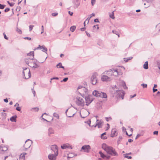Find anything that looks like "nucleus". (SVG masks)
<instances>
[{
    "label": "nucleus",
    "instance_id": "obj_1",
    "mask_svg": "<svg viewBox=\"0 0 160 160\" xmlns=\"http://www.w3.org/2000/svg\"><path fill=\"white\" fill-rule=\"evenodd\" d=\"M102 148L107 153L112 156H118V154L113 147L107 145L105 143H103L102 146Z\"/></svg>",
    "mask_w": 160,
    "mask_h": 160
},
{
    "label": "nucleus",
    "instance_id": "obj_2",
    "mask_svg": "<svg viewBox=\"0 0 160 160\" xmlns=\"http://www.w3.org/2000/svg\"><path fill=\"white\" fill-rule=\"evenodd\" d=\"M92 94L93 95L96 97L103 98H107V95L106 93L99 92L96 90H95L93 91Z\"/></svg>",
    "mask_w": 160,
    "mask_h": 160
},
{
    "label": "nucleus",
    "instance_id": "obj_3",
    "mask_svg": "<svg viewBox=\"0 0 160 160\" xmlns=\"http://www.w3.org/2000/svg\"><path fill=\"white\" fill-rule=\"evenodd\" d=\"M85 99L86 101V105L87 106H88L93 101V99L92 98V96L91 95L86 96Z\"/></svg>",
    "mask_w": 160,
    "mask_h": 160
},
{
    "label": "nucleus",
    "instance_id": "obj_4",
    "mask_svg": "<svg viewBox=\"0 0 160 160\" xmlns=\"http://www.w3.org/2000/svg\"><path fill=\"white\" fill-rule=\"evenodd\" d=\"M76 103L79 106L83 107L84 105V102L83 99L80 97H77Z\"/></svg>",
    "mask_w": 160,
    "mask_h": 160
},
{
    "label": "nucleus",
    "instance_id": "obj_5",
    "mask_svg": "<svg viewBox=\"0 0 160 160\" xmlns=\"http://www.w3.org/2000/svg\"><path fill=\"white\" fill-rule=\"evenodd\" d=\"M114 94H117V97H121L122 99H123L124 96L125 94L123 90H117L114 93Z\"/></svg>",
    "mask_w": 160,
    "mask_h": 160
},
{
    "label": "nucleus",
    "instance_id": "obj_6",
    "mask_svg": "<svg viewBox=\"0 0 160 160\" xmlns=\"http://www.w3.org/2000/svg\"><path fill=\"white\" fill-rule=\"evenodd\" d=\"M97 74L96 73L93 74L91 78V82L93 85H95L97 83Z\"/></svg>",
    "mask_w": 160,
    "mask_h": 160
},
{
    "label": "nucleus",
    "instance_id": "obj_7",
    "mask_svg": "<svg viewBox=\"0 0 160 160\" xmlns=\"http://www.w3.org/2000/svg\"><path fill=\"white\" fill-rule=\"evenodd\" d=\"M51 150H52V153L58 154V148L56 145H53L51 147Z\"/></svg>",
    "mask_w": 160,
    "mask_h": 160
},
{
    "label": "nucleus",
    "instance_id": "obj_8",
    "mask_svg": "<svg viewBox=\"0 0 160 160\" xmlns=\"http://www.w3.org/2000/svg\"><path fill=\"white\" fill-rule=\"evenodd\" d=\"M91 149V148L89 145H85L82 146L81 148V150H84L85 152L88 153Z\"/></svg>",
    "mask_w": 160,
    "mask_h": 160
},
{
    "label": "nucleus",
    "instance_id": "obj_9",
    "mask_svg": "<svg viewBox=\"0 0 160 160\" xmlns=\"http://www.w3.org/2000/svg\"><path fill=\"white\" fill-rule=\"evenodd\" d=\"M58 155V154L52 153L48 155V157L50 160H56Z\"/></svg>",
    "mask_w": 160,
    "mask_h": 160
},
{
    "label": "nucleus",
    "instance_id": "obj_10",
    "mask_svg": "<svg viewBox=\"0 0 160 160\" xmlns=\"http://www.w3.org/2000/svg\"><path fill=\"white\" fill-rule=\"evenodd\" d=\"M28 141L30 140L29 139L27 140L25 142V144L23 146V147L25 148L26 150L28 148H29L31 146V143L30 142L28 143Z\"/></svg>",
    "mask_w": 160,
    "mask_h": 160
},
{
    "label": "nucleus",
    "instance_id": "obj_11",
    "mask_svg": "<svg viewBox=\"0 0 160 160\" xmlns=\"http://www.w3.org/2000/svg\"><path fill=\"white\" fill-rule=\"evenodd\" d=\"M61 147L62 149H66L67 148H70L72 149V148H71V146L68 143L63 144L61 146Z\"/></svg>",
    "mask_w": 160,
    "mask_h": 160
},
{
    "label": "nucleus",
    "instance_id": "obj_12",
    "mask_svg": "<svg viewBox=\"0 0 160 160\" xmlns=\"http://www.w3.org/2000/svg\"><path fill=\"white\" fill-rule=\"evenodd\" d=\"M33 64H34V65L33 66H32V65H29L28 66L32 67V68H37L38 67H39V66L38 65V64L37 63V62H38L36 59L34 60V61L33 62Z\"/></svg>",
    "mask_w": 160,
    "mask_h": 160
},
{
    "label": "nucleus",
    "instance_id": "obj_13",
    "mask_svg": "<svg viewBox=\"0 0 160 160\" xmlns=\"http://www.w3.org/2000/svg\"><path fill=\"white\" fill-rule=\"evenodd\" d=\"M110 78L107 75H103L102 76L101 80L102 81H108V79Z\"/></svg>",
    "mask_w": 160,
    "mask_h": 160
},
{
    "label": "nucleus",
    "instance_id": "obj_14",
    "mask_svg": "<svg viewBox=\"0 0 160 160\" xmlns=\"http://www.w3.org/2000/svg\"><path fill=\"white\" fill-rule=\"evenodd\" d=\"M153 0H145V2H146L147 3V5L146 6H145V8H147L149 7Z\"/></svg>",
    "mask_w": 160,
    "mask_h": 160
},
{
    "label": "nucleus",
    "instance_id": "obj_15",
    "mask_svg": "<svg viewBox=\"0 0 160 160\" xmlns=\"http://www.w3.org/2000/svg\"><path fill=\"white\" fill-rule=\"evenodd\" d=\"M116 130L115 128H113L112 129L111 131V137H114L115 136H117L116 135Z\"/></svg>",
    "mask_w": 160,
    "mask_h": 160
},
{
    "label": "nucleus",
    "instance_id": "obj_16",
    "mask_svg": "<svg viewBox=\"0 0 160 160\" xmlns=\"http://www.w3.org/2000/svg\"><path fill=\"white\" fill-rule=\"evenodd\" d=\"M109 71H111V73L110 74V75H113V73L115 72L117 73V75L118 74V70L114 69H112L109 70Z\"/></svg>",
    "mask_w": 160,
    "mask_h": 160
},
{
    "label": "nucleus",
    "instance_id": "obj_17",
    "mask_svg": "<svg viewBox=\"0 0 160 160\" xmlns=\"http://www.w3.org/2000/svg\"><path fill=\"white\" fill-rule=\"evenodd\" d=\"M17 118V116L16 115L13 116H12L10 118V120L12 122H16Z\"/></svg>",
    "mask_w": 160,
    "mask_h": 160
},
{
    "label": "nucleus",
    "instance_id": "obj_18",
    "mask_svg": "<svg viewBox=\"0 0 160 160\" xmlns=\"http://www.w3.org/2000/svg\"><path fill=\"white\" fill-rule=\"evenodd\" d=\"M48 134L49 136H50L51 134H53L54 133V130L52 128H49L48 129Z\"/></svg>",
    "mask_w": 160,
    "mask_h": 160
},
{
    "label": "nucleus",
    "instance_id": "obj_19",
    "mask_svg": "<svg viewBox=\"0 0 160 160\" xmlns=\"http://www.w3.org/2000/svg\"><path fill=\"white\" fill-rule=\"evenodd\" d=\"M22 73H23V74L24 76V77H23V78H24L25 79H28L31 77V74L30 73V70H28V77L27 78L25 76V72L24 71H23Z\"/></svg>",
    "mask_w": 160,
    "mask_h": 160
},
{
    "label": "nucleus",
    "instance_id": "obj_20",
    "mask_svg": "<svg viewBox=\"0 0 160 160\" xmlns=\"http://www.w3.org/2000/svg\"><path fill=\"white\" fill-rule=\"evenodd\" d=\"M115 11V10H114L113 12H112L111 13H109V16L110 17L113 19H114L115 18V17L114 16V12Z\"/></svg>",
    "mask_w": 160,
    "mask_h": 160
},
{
    "label": "nucleus",
    "instance_id": "obj_21",
    "mask_svg": "<svg viewBox=\"0 0 160 160\" xmlns=\"http://www.w3.org/2000/svg\"><path fill=\"white\" fill-rule=\"evenodd\" d=\"M56 67L58 68H62L63 69H64V67L62 65V64L61 62H59L57 64Z\"/></svg>",
    "mask_w": 160,
    "mask_h": 160
},
{
    "label": "nucleus",
    "instance_id": "obj_22",
    "mask_svg": "<svg viewBox=\"0 0 160 160\" xmlns=\"http://www.w3.org/2000/svg\"><path fill=\"white\" fill-rule=\"evenodd\" d=\"M102 122L101 121H99L94 126V127H96L97 126H98V128H100L101 127V125L102 124Z\"/></svg>",
    "mask_w": 160,
    "mask_h": 160
},
{
    "label": "nucleus",
    "instance_id": "obj_23",
    "mask_svg": "<svg viewBox=\"0 0 160 160\" xmlns=\"http://www.w3.org/2000/svg\"><path fill=\"white\" fill-rule=\"evenodd\" d=\"M143 68L145 69H147L148 68V61L146 62L143 65Z\"/></svg>",
    "mask_w": 160,
    "mask_h": 160
},
{
    "label": "nucleus",
    "instance_id": "obj_24",
    "mask_svg": "<svg viewBox=\"0 0 160 160\" xmlns=\"http://www.w3.org/2000/svg\"><path fill=\"white\" fill-rule=\"evenodd\" d=\"M106 134V132H104L103 133H102L101 134V138L102 139H106L107 138V137L106 136H104V135H105Z\"/></svg>",
    "mask_w": 160,
    "mask_h": 160
},
{
    "label": "nucleus",
    "instance_id": "obj_25",
    "mask_svg": "<svg viewBox=\"0 0 160 160\" xmlns=\"http://www.w3.org/2000/svg\"><path fill=\"white\" fill-rule=\"evenodd\" d=\"M122 84L124 89H127L128 88V87H127L125 82L123 81H122Z\"/></svg>",
    "mask_w": 160,
    "mask_h": 160
},
{
    "label": "nucleus",
    "instance_id": "obj_26",
    "mask_svg": "<svg viewBox=\"0 0 160 160\" xmlns=\"http://www.w3.org/2000/svg\"><path fill=\"white\" fill-rule=\"evenodd\" d=\"M99 153L100 154L101 157L102 158L104 159L106 157V155H104L101 151H100Z\"/></svg>",
    "mask_w": 160,
    "mask_h": 160
},
{
    "label": "nucleus",
    "instance_id": "obj_27",
    "mask_svg": "<svg viewBox=\"0 0 160 160\" xmlns=\"http://www.w3.org/2000/svg\"><path fill=\"white\" fill-rule=\"evenodd\" d=\"M42 48L41 49H42L43 50H42V51L43 52H45L46 53H47L46 52L47 51V48L45 47V46L44 45H42L41 46Z\"/></svg>",
    "mask_w": 160,
    "mask_h": 160
},
{
    "label": "nucleus",
    "instance_id": "obj_28",
    "mask_svg": "<svg viewBox=\"0 0 160 160\" xmlns=\"http://www.w3.org/2000/svg\"><path fill=\"white\" fill-rule=\"evenodd\" d=\"M27 154L26 153H22L20 155L21 159H22L23 160H24L25 159V155Z\"/></svg>",
    "mask_w": 160,
    "mask_h": 160
},
{
    "label": "nucleus",
    "instance_id": "obj_29",
    "mask_svg": "<svg viewBox=\"0 0 160 160\" xmlns=\"http://www.w3.org/2000/svg\"><path fill=\"white\" fill-rule=\"evenodd\" d=\"M111 73V71H109V70L108 71H106L103 72V74H107V75H108L109 76H111V75H110Z\"/></svg>",
    "mask_w": 160,
    "mask_h": 160
},
{
    "label": "nucleus",
    "instance_id": "obj_30",
    "mask_svg": "<svg viewBox=\"0 0 160 160\" xmlns=\"http://www.w3.org/2000/svg\"><path fill=\"white\" fill-rule=\"evenodd\" d=\"M76 27L75 26H71L70 28V30L72 32H73L76 29Z\"/></svg>",
    "mask_w": 160,
    "mask_h": 160
},
{
    "label": "nucleus",
    "instance_id": "obj_31",
    "mask_svg": "<svg viewBox=\"0 0 160 160\" xmlns=\"http://www.w3.org/2000/svg\"><path fill=\"white\" fill-rule=\"evenodd\" d=\"M102 102H97V108H100L102 106Z\"/></svg>",
    "mask_w": 160,
    "mask_h": 160
},
{
    "label": "nucleus",
    "instance_id": "obj_32",
    "mask_svg": "<svg viewBox=\"0 0 160 160\" xmlns=\"http://www.w3.org/2000/svg\"><path fill=\"white\" fill-rule=\"evenodd\" d=\"M122 136H120L119 137L117 141V143L118 144H119L120 143L122 139Z\"/></svg>",
    "mask_w": 160,
    "mask_h": 160
},
{
    "label": "nucleus",
    "instance_id": "obj_33",
    "mask_svg": "<svg viewBox=\"0 0 160 160\" xmlns=\"http://www.w3.org/2000/svg\"><path fill=\"white\" fill-rule=\"evenodd\" d=\"M31 111H34L38 112L39 110V108H34L31 109Z\"/></svg>",
    "mask_w": 160,
    "mask_h": 160
},
{
    "label": "nucleus",
    "instance_id": "obj_34",
    "mask_svg": "<svg viewBox=\"0 0 160 160\" xmlns=\"http://www.w3.org/2000/svg\"><path fill=\"white\" fill-rule=\"evenodd\" d=\"M34 52L33 51H31L29 53L27 54V55L29 56H31L32 55L33 57L34 56Z\"/></svg>",
    "mask_w": 160,
    "mask_h": 160
},
{
    "label": "nucleus",
    "instance_id": "obj_35",
    "mask_svg": "<svg viewBox=\"0 0 160 160\" xmlns=\"http://www.w3.org/2000/svg\"><path fill=\"white\" fill-rule=\"evenodd\" d=\"M2 148H3V147H2L0 145V150H1V151H6L8 150V148L7 147H4V149H1Z\"/></svg>",
    "mask_w": 160,
    "mask_h": 160
},
{
    "label": "nucleus",
    "instance_id": "obj_36",
    "mask_svg": "<svg viewBox=\"0 0 160 160\" xmlns=\"http://www.w3.org/2000/svg\"><path fill=\"white\" fill-rule=\"evenodd\" d=\"M123 155H124V157L125 158H127L128 159H131L132 158V157L131 156H129L126 154H124Z\"/></svg>",
    "mask_w": 160,
    "mask_h": 160
},
{
    "label": "nucleus",
    "instance_id": "obj_37",
    "mask_svg": "<svg viewBox=\"0 0 160 160\" xmlns=\"http://www.w3.org/2000/svg\"><path fill=\"white\" fill-rule=\"evenodd\" d=\"M112 32L113 33L115 34L116 35H118V37H119V34L118 33L117 31L115 30H113L112 31Z\"/></svg>",
    "mask_w": 160,
    "mask_h": 160
},
{
    "label": "nucleus",
    "instance_id": "obj_38",
    "mask_svg": "<svg viewBox=\"0 0 160 160\" xmlns=\"http://www.w3.org/2000/svg\"><path fill=\"white\" fill-rule=\"evenodd\" d=\"M53 116L56 117L58 119L59 118V116L56 113L54 112L53 114Z\"/></svg>",
    "mask_w": 160,
    "mask_h": 160
},
{
    "label": "nucleus",
    "instance_id": "obj_39",
    "mask_svg": "<svg viewBox=\"0 0 160 160\" xmlns=\"http://www.w3.org/2000/svg\"><path fill=\"white\" fill-rule=\"evenodd\" d=\"M141 86L143 87V88H146L147 87V85L146 84L142 83L141 84Z\"/></svg>",
    "mask_w": 160,
    "mask_h": 160
},
{
    "label": "nucleus",
    "instance_id": "obj_40",
    "mask_svg": "<svg viewBox=\"0 0 160 160\" xmlns=\"http://www.w3.org/2000/svg\"><path fill=\"white\" fill-rule=\"evenodd\" d=\"M157 63L158 68L160 70V60L157 61Z\"/></svg>",
    "mask_w": 160,
    "mask_h": 160
},
{
    "label": "nucleus",
    "instance_id": "obj_41",
    "mask_svg": "<svg viewBox=\"0 0 160 160\" xmlns=\"http://www.w3.org/2000/svg\"><path fill=\"white\" fill-rule=\"evenodd\" d=\"M34 26L33 25H30L29 26V31H31L32 30L33 28V27Z\"/></svg>",
    "mask_w": 160,
    "mask_h": 160
},
{
    "label": "nucleus",
    "instance_id": "obj_42",
    "mask_svg": "<svg viewBox=\"0 0 160 160\" xmlns=\"http://www.w3.org/2000/svg\"><path fill=\"white\" fill-rule=\"evenodd\" d=\"M5 6L6 5H3L0 4V9H4Z\"/></svg>",
    "mask_w": 160,
    "mask_h": 160
},
{
    "label": "nucleus",
    "instance_id": "obj_43",
    "mask_svg": "<svg viewBox=\"0 0 160 160\" xmlns=\"http://www.w3.org/2000/svg\"><path fill=\"white\" fill-rule=\"evenodd\" d=\"M106 120L108 122L109 120H111L112 119V118L111 117H105V118Z\"/></svg>",
    "mask_w": 160,
    "mask_h": 160
},
{
    "label": "nucleus",
    "instance_id": "obj_44",
    "mask_svg": "<svg viewBox=\"0 0 160 160\" xmlns=\"http://www.w3.org/2000/svg\"><path fill=\"white\" fill-rule=\"evenodd\" d=\"M68 80V78L67 77V78H64L61 81V82H67Z\"/></svg>",
    "mask_w": 160,
    "mask_h": 160
},
{
    "label": "nucleus",
    "instance_id": "obj_45",
    "mask_svg": "<svg viewBox=\"0 0 160 160\" xmlns=\"http://www.w3.org/2000/svg\"><path fill=\"white\" fill-rule=\"evenodd\" d=\"M16 109L18 111H20L21 110V108L19 107H17L16 108Z\"/></svg>",
    "mask_w": 160,
    "mask_h": 160
},
{
    "label": "nucleus",
    "instance_id": "obj_46",
    "mask_svg": "<svg viewBox=\"0 0 160 160\" xmlns=\"http://www.w3.org/2000/svg\"><path fill=\"white\" fill-rule=\"evenodd\" d=\"M156 28L159 31H160V26H159V25H157Z\"/></svg>",
    "mask_w": 160,
    "mask_h": 160
},
{
    "label": "nucleus",
    "instance_id": "obj_47",
    "mask_svg": "<svg viewBox=\"0 0 160 160\" xmlns=\"http://www.w3.org/2000/svg\"><path fill=\"white\" fill-rule=\"evenodd\" d=\"M96 0H91V4L92 6H93Z\"/></svg>",
    "mask_w": 160,
    "mask_h": 160
},
{
    "label": "nucleus",
    "instance_id": "obj_48",
    "mask_svg": "<svg viewBox=\"0 0 160 160\" xmlns=\"http://www.w3.org/2000/svg\"><path fill=\"white\" fill-rule=\"evenodd\" d=\"M58 13L57 12L52 13V15L53 16H56L58 15Z\"/></svg>",
    "mask_w": 160,
    "mask_h": 160
},
{
    "label": "nucleus",
    "instance_id": "obj_49",
    "mask_svg": "<svg viewBox=\"0 0 160 160\" xmlns=\"http://www.w3.org/2000/svg\"><path fill=\"white\" fill-rule=\"evenodd\" d=\"M24 38L25 39H28V40H31V38L28 37H26Z\"/></svg>",
    "mask_w": 160,
    "mask_h": 160
},
{
    "label": "nucleus",
    "instance_id": "obj_50",
    "mask_svg": "<svg viewBox=\"0 0 160 160\" xmlns=\"http://www.w3.org/2000/svg\"><path fill=\"white\" fill-rule=\"evenodd\" d=\"M17 31L20 34L22 33V31H21V30H20L19 29H18V28H17Z\"/></svg>",
    "mask_w": 160,
    "mask_h": 160
},
{
    "label": "nucleus",
    "instance_id": "obj_51",
    "mask_svg": "<svg viewBox=\"0 0 160 160\" xmlns=\"http://www.w3.org/2000/svg\"><path fill=\"white\" fill-rule=\"evenodd\" d=\"M10 9L9 8H6L5 10H4V12H8L9 10H10Z\"/></svg>",
    "mask_w": 160,
    "mask_h": 160
},
{
    "label": "nucleus",
    "instance_id": "obj_52",
    "mask_svg": "<svg viewBox=\"0 0 160 160\" xmlns=\"http://www.w3.org/2000/svg\"><path fill=\"white\" fill-rule=\"evenodd\" d=\"M3 35H4V38L5 39H6V40H8V38L7 36L5 34V33H3Z\"/></svg>",
    "mask_w": 160,
    "mask_h": 160
},
{
    "label": "nucleus",
    "instance_id": "obj_53",
    "mask_svg": "<svg viewBox=\"0 0 160 160\" xmlns=\"http://www.w3.org/2000/svg\"><path fill=\"white\" fill-rule=\"evenodd\" d=\"M41 29L42 32H41V34H42L44 32V27L43 25H42L41 27Z\"/></svg>",
    "mask_w": 160,
    "mask_h": 160
},
{
    "label": "nucleus",
    "instance_id": "obj_54",
    "mask_svg": "<svg viewBox=\"0 0 160 160\" xmlns=\"http://www.w3.org/2000/svg\"><path fill=\"white\" fill-rule=\"evenodd\" d=\"M153 134L154 135H158V131H155L153 132Z\"/></svg>",
    "mask_w": 160,
    "mask_h": 160
},
{
    "label": "nucleus",
    "instance_id": "obj_55",
    "mask_svg": "<svg viewBox=\"0 0 160 160\" xmlns=\"http://www.w3.org/2000/svg\"><path fill=\"white\" fill-rule=\"evenodd\" d=\"M94 22H99V21L98 18L95 19L94 20Z\"/></svg>",
    "mask_w": 160,
    "mask_h": 160
},
{
    "label": "nucleus",
    "instance_id": "obj_56",
    "mask_svg": "<svg viewBox=\"0 0 160 160\" xmlns=\"http://www.w3.org/2000/svg\"><path fill=\"white\" fill-rule=\"evenodd\" d=\"M152 91L153 92H155L158 91V89H155V88H153Z\"/></svg>",
    "mask_w": 160,
    "mask_h": 160
},
{
    "label": "nucleus",
    "instance_id": "obj_57",
    "mask_svg": "<svg viewBox=\"0 0 160 160\" xmlns=\"http://www.w3.org/2000/svg\"><path fill=\"white\" fill-rule=\"evenodd\" d=\"M68 14L71 16H72L73 14V12H71L70 11H68Z\"/></svg>",
    "mask_w": 160,
    "mask_h": 160
},
{
    "label": "nucleus",
    "instance_id": "obj_58",
    "mask_svg": "<svg viewBox=\"0 0 160 160\" xmlns=\"http://www.w3.org/2000/svg\"><path fill=\"white\" fill-rule=\"evenodd\" d=\"M141 136V135L140 134H138L137 135V136L135 138V139H137L139 137H140Z\"/></svg>",
    "mask_w": 160,
    "mask_h": 160
},
{
    "label": "nucleus",
    "instance_id": "obj_59",
    "mask_svg": "<svg viewBox=\"0 0 160 160\" xmlns=\"http://www.w3.org/2000/svg\"><path fill=\"white\" fill-rule=\"evenodd\" d=\"M41 48H42V47L41 46H40V45H39L36 48V49H41Z\"/></svg>",
    "mask_w": 160,
    "mask_h": 160
},
{
    "label": "nucleus",
    "instance_id": "obj_60",
    "mask_svg": "<svg viewBox=\"0 0 160 160\" xmlns=\"http://www.w3.org/2000/svg\"><path fill=\"white\" fill-rule=\"evenodd\" d=\"M59 79L58 78V77H53L51 79V80H52L53 79H56V80H58Z\"/></svg>",
    "mask_w": 160,
    "mask_h": 160
},
{
    "label": "nucleus",
    "instance_id": "obj_61",
    "mask_svg": "<svg viewBox=\"0 0 160 160\" xmlns=\"http://www.w3.org/2000/svg\"><path fill=\"white\" fill-rule=\"evenodd\" d=\"M136 96V94H135L133 96L132 95H130V98H133L135 97Z\"/></svg>",
    "mask_w": 160,
    "mask_h": 160
},
{
    "label": "nucleus",
    "instance_id": "obj_62",
    "mask_svg": "<svg viewBox=\"0 0 160 160\" xmlns=\"http://www.w3.org/2000/svg\"><path fill=\"white\" fill-rule=\"evenodd\" d=\"M124 61L125 62H127L128 61V58H124Z\"/></svg>",
    "mask_w": 160,
    "mask_h": 160
},
{
    "label": "nucleus",
    "instance_id": "obj_63",
    "mask_svg": "<svg viewBox=\"0 0 160 160\" xmlns=\"http://www.w3.org/2000/svg\"><path fill=\"white\" fill-rule=\"evenodd\" d=\"M85 29V28H80V30L82 31H84Z\"/></svg>",
    "mask_w": 160,
    "mask_h": 160
},
{
    "label": "nucleus",
    "instance_id": "obj_64",
    "mask_svg": "<svg viewBox=\"0 0 160 160\" xmlns=\"http://www.w3.org/2000/svg\"><path fill=\"white\" fill-rule=\"evenodd\" d=\"M157 95L160 97V92L159 91H158L157 92Z\"/></svg>",
    "mask_w": 160,
    "mask_h": 160
}]
</instances>
